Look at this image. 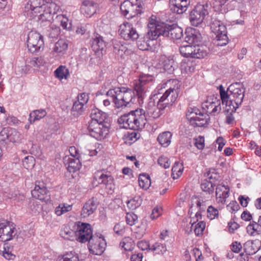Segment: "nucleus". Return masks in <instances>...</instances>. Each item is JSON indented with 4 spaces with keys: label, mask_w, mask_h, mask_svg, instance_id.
Wrapping results in <instances>:
<instances>
[{
    "label": "nucleus",
    "mask_w": 261,
    "mask_h": 261,
    "mask_svg": "<svg viewBox=\"0 0 261 261\" xmlns=\"http://www.w3.org/2000/svg\"><path fill=\"white\" fill-rule=\"evenodd\" d=\"M190 4V0H170L169 7L173 12L180 14L187 10Z\"/></svg>",
    "instance_id": "obj_24"
},
{
    "label": "nucleus",
    "mask_w": 261,
    "mask_h": 261,
    "mask_svg": "<svg viewBox=\"0 0 261 261\" xmlns=\"http://www.w3.org/2000/svg\"><path fill=\"white\" fill-rule=\"evenodd\" d=\"M16 234V228L10 225V222L0 223V240L5 242L11 240Z\"/></svg>",
    "instance_id": "obj_20"
},
{
    "label": "nucleus",
    "mask_w": 261,
    "mask_h": 261,
    "mask_svg": "<svg viewBox=\"0 0 261 261\" xmlns=\"http://www.w3.org/2000/svg\"><path fill=\"white\" fill-rule=\"evenodd\" d=\"M220 100L215 98L213 99L212 101H206L203 104V109L205 110L206 112V115L208 114L215 115L216 114H218L221 110V107L220 106Z\"/></svg>",
    "instance_id": "obj_26"
},
{
    "label": "nucleus",
    "mask_w": 261,
    "mask_h": 261,
    "mask_svg": "<svg viewBox=\"0 0 261 261\" xmlns=\"http://www.w3.org/2000/svg\"><path fill=\"white\" fill-rule=\"evenodd\" d=\"M42 13L39 15L38 19L42 21L49 22L51 19H53L54 16L59 11V6L55 3H49L45 1Z\"/></svg>",
    "instance_id": "obj_17"
},
{
    "label": "nucleus",
    "mask_w": 261,
    "mask_h": 261,
    "mask_svg": "<svg viewBox=\"0 0 261 261\" xmlns=\"http://www.w3.org/2000/svg\"><path fill=\"white\" fill-rule=\"evenodd\" d=\"M165 24H159L156 19L155 16L153 15L150 17L148 20V32L152 33H157L161 35V32L162 31Z\"/></svg>",
    "instance_id": "obj_32"
},
{
    "label": "nucleus",
    "mask_w": 261,
    "mask_h": 261,
    "mask_svg": "<svg viewBox=\"0 0 261 261\" xmlns=\"http://www.w3.org/2000/svg\"><path fill=\"white\" fill-rule=\"evenodd\" d=\"M12 247L8 244H4L2 249H0V254L8 260L13 259L15 256L12 253Z\"/></svg>",
    "instance_id": "obj_39"
},
{
    "label": "nucleus",
    "mask_w": 261,
    "mask_h": 261,
    "mask_svg": "<svg viewBox=\"0 0 261 261\" xmlns=\"http://www.w3.org/2000/svg\"><path fill=\"white\" fill-rule=\"evenodd\" d=\"M99 5L93 1L85 0L83 2L81 10L87 17H91L96 13Z\"/></svg>",
    "instance_id": "obj_27"
},
{
    "label": "nucleus",
    "mask_w": 261,
    "mask_h": 261,
    "mask_svg": "<svg viewBox=\"0 0 261 261\" xmlns=\"http://www.w3.org/2000/svg\"><path fill=\"white\" fill-rule=\"evenodd\" d=\"M227 208L230 212L233 213L238 211L240 207L236 201H232L227 205Z\"/></svg>",
    "instance_id": "obj_63"
},
{
    "label": "nucleus",
    "mask_w": 261,
    "mask_h": 261,
    "mask_svg": "<svg viewBox=\"0 0 261 261\" xmlns=\"http://www.w3.org/2000/svg\"><path fill=\"white\" fill-rule=\"evenodd\" d=\"M68 48L67 41L64 39H59L55 44L54 51L57 53L64 54Z\"/></svg>",
    "instance_id": "obj_40"
},
{
    "label": "nucleus",
    "mask_w": 261,
    "mask_h": 261,
    "mask_svg": "<svg viewBox=\"0 0 261 261\" xmlns=\"http://www.w3.org/2000/svg\"><path fill=\"white\" fill-rule=\"evenodd\" d=\"M106 43L104 41L103 37L97 33L94 34L92 40L91 47L99 57L106 53Z\"/></svg>",
    "instance_id": "obj_22"
},
{
    "label": "nucleus",
    "mask_w": 261,
    "mask_h": 261,
    "mask_svg": "<svg viewBox=\"0 0 261 261\" xmlns=\"http://www.w3.org/2000/svg\"><path fill=\"white\" fill-rule=\"evenodd\" d=\"M93 236L91 226L89 224L79 222L75 231V239L77 241L85 243Z\"/></svg>",
    "instance_id": "obj_14"
},
{
    "label": "nucleus",
    "mask_w": 261,
    "mask_h": 261,
    "mask_svg": "<svg viewBox=\"0 0 261 261\" xmlns=\"http://www.w3.org/2000/svg\"><path fill=\"white\" fill-rule=\"evenodd\" d=\"M98 204L94 197L88 200L84 205L81 210L82 218H87L93 214L97 210Z\"/></svg>",
    "instance_id": "obj_25"
},
{
    "label": "nucleus",
    "mask_w": 261,
    "mask_h": 261,
    "mask_svg": "<svg viewBox=\"0 0 261 261\" xmlns=\"http://www.w3.org/2000/svg\"><path fill=\"white\" fill-rule=\"evenodd\" d=\"M183 165L178 162H176L172 168V176L174 179L178 178L182 174Z\"/></svg>",
    "instance_id": "obj_44"
},
{
    "label": "nucleus",
    "mask_w": 261,
    "mask_h": 261,
    "mask_svg": "<svg viewBox=\"0 0 261 261\" xmlns=\"http://www.w3.org/2000/svg\"><path fill=\"white\" fill-rule=\"evenodd\" d=\"M152 81V76L150 75L141 76L139 80L134 82V88L136 92L140 104L143 102L147 89L146 84Z\"/></svg>",
    "instance_id": "obj_12"
},
{
    "label": "nucleus",
    "mask_w": 261,
    "mask_h": 261,
    "mask_svg": "<svg viewBox=\"0 0 261 261\" xmlns=\"http://www.w3.org/2000/svg\"><path fill=\"white\" fill-rule=\"evenodd\" d=\"M27 46L30 53H35L42 51L44 47L43 36L37 32H30L28 35Z\"/></svg>",
    "instance_id": "obj_10"
},
{
    "label": "nucleus",
    "mask_w": 261,
    "mask_h": 261,
    "mask_svg": "<svg viewBox=\"0 0 261 261\" xmlns=\"http://www.w3.org/2000/svg\"><path fill=\"white\" fill-rule=\"evenodd\" d=\"M66 70H67L65 69V67L60 66L55 71V74L57 77L61 80L63 79L64 77L66 78Z\"/></svg>",
    "instance_id": "obj_59"
},
{
    "label": "nucleus",
    "mask_w": 261,
    "mask_h": 261,
    "mask_svg": "<svg viewBox=\"0 0 261 261\" xmlns=\"http://www.w3.org/2000/svg\"><path fill=\"white\" fill-rule=\"evenodd\" d=\"M185 40L190 44H196L200 42L201 35L195 29L187 28L185 32Z\"/></svg>",
    "instance_id": "obj_28"
},
{
    "label": "nucleus",
    "mask_w": 261,
    "mask_h": 261,
    "mask_svg": "<svg viewBox=\"0 0 261 261\" xmlns=\"http://www.w3.org/2000/svg\"><path fill=\"white\" fill-rule=\"evenodd\" d=\"M211 7L207 4L202 5L198 4L193 9L189 16L191 24L194 27H198L201 24L209 14Z\"/></svg>",
    "instance_id": "obj_6"
},
{
    "label": "nucleus",
    "mask_w": 261,
    "mask_h": 261,
    "mask_svg": "<svg viewBox=\"0 0 261 261\" xmlns=\"http://www.w3.org/2000/svg\"><path fill=\"white\" fill-rule=\"evenodd\" d=\"M158 164L165 169L169 168L170 166L171 163L169 159L165 156H160L158 160Z\"/></svg>",
    "instance_id": "obj_58"
},
{
    "label": "nucleus",
    "mask_w": 261,
    "mask_h": 261,
    "mask_svg": "<svg viewBox=\"0 0 261 261\" xmlns=\"http://www.w3.org/2000/svg\"><path fill=\"white\" fill-rule=\"evenodd\" d=\"M205 227V223L203 221H200L195 226L194 232L197 236H201Z\"/></svg>",
    "instance_id": "obj_56"
},
{
    "label": "nucleus",
    "mask_w": 261,
    "mask_h": 261,
    "mask_svg": "<svg viewBox=\"0 0 261 261\" xmlns=\"http://www.w3.org/2000/svg\"><path fill=\"white\" fill-rule=\"evenodd\" d=\"M160 63L165 71L170 74L173 73L175 65L172 59L163 56L161 57Z\"/></svg>",
    "instance_id": "obj_34"
},
{
    "label": "nucleus",
    "mask_w": 261,
    "mask_h": 261,
    "mask_svg": "<svg viewBox=\"0 0 261 261\" xmlns=\"http://www.w3.org/2000/svg\"><path fill=\"white\" fill-rule=\"evenodd\" d=\"M207 217L211 220L214 219L218 216V211L212 206H208L207 210Z\"/></svg>",
    "instance_id": "obj_62"
},
{
    "label": "nucleus",
    "mask_w": 261,
    "mask_h": 261,
    "mask_svg": "<svg viewBox=\"0 0 261 261\" xmlns=\"http://www.w3.org/2000/svg\"><path fill=\"white\" fill-rule=\"evenodd\" d=\"M229 188L224 185H218L216 188V197L218 203L224 204L229 196Z\"/></svg>",
    "instance_id": "obj_30"
},
{
    "label": "nucleus",
    "mask_w": 261,
    "mask_h": 261,
    "mask_svg": "<svg viewBox=\"0 0 261 261\" xmlns=\"http://www.w3.org/2000/svg\"><path fill=\"white\" fill-rule=\"evenodd\" d=\"M208 54V49L206 46L195 45L192 58H203L207 56Z\"/></svg>",
    "instance_id": "obj_36"
},
{
    "label": "nucleus",
    "mask_w": 261,
    "mask_h": 261,
    "mask_svg": "<svg viewBox=\"0 0 261 261\" xmlns=\"http://www.w3.org/2000/svg\"><path fill=\"white\" fill-rule=\"evenodd\" d=\"M139 186L145 190L149 188L151 185V180L148 174H140L138 178Z\"/></svg>",
    "instance_id": "obj_38"
},
{
    "label": "nucleus",
    "mask_w": 261,
    "mask_h": 261,
    "mask_svg": "<svg viewBox=\"0 0 261 261\" xmlns=\"http://www.w3.org/2000/svg\"><path fill=\"white\" fill-rule=\"evenodd\" d=\"M118 32L121 37L126 40H135L139 36L133 25L127 22H124L120 25Z\"/></svg>",
    "instance_id": "obj_15"
},
{
    "label": "nucleus",
    "mask_w": 261,
    "mask_h": 261,
    "mask_svg": "<svg viewBox=\"0 0 261 261\" xmlns=\"http://www.w3.org/2000/svg\"><path fill=\"white\" fill-rule=\"evenodd\" d=\"M85 108V106L79 101H76L73 103L71 109V113L75 117H78L83 113Z\"/></svg>",
    "instance_id": "obj_41"
},
{
    "label": "nucleus",
    "mask_w": 261,
    "mask_h": 261,
    "mask_svg": "<svg viewBox=\"0 0 261 261\" xmlns=\"http://www.w3.org/2000/svg\"><path fill=\"white\" fill-rule=\"evenodd\" d=\"M49 31V36L53 38L57 37L60 33V28L54 24H51Z\"/></svg>",
    "instance_id": "obj_60"
},
{
    "label": "nucleus",
    "mask_w": 261,
    "mask_h": 261,
    "mask_svg": "<svg viewBox=\"0 0 261 261\" xmlns=\"http://www.w3.org/2000/svg\"><path fill=\"white\" fill-rule=\"evenodd\" d=\"M64 162L68 171L70 172H75L79 170L81 167V164L79 157L75 156H66L64 159Z\"/></svg>",
    "instance_id": "obj_29"
},
{
    "label": "nucleus",
    "mask_w": 261,
    "mask_h": 261,
    "mask_svg": "<svg viewBox=\"0 0 261 261\" xmlns=\"http://www.w3.org/2000/svg\"><path fill=\"white\" fill-rule=\"evenodd\" d=\"M178 81L176 80H170L167 81L166 85H171L174 87H169L160 98L157 105L154 99L150 98L145 110H143L147 123L151 120L160 117L166 108L169 109L175 101L178 93V86L176 85Z\"/></svg>",
    "instance_id": "obj_1"
},
{
    "label": "nucleus",
    "mask_w": 261,
    "mask_h": 261,
    "mask_svg": "<svg viewBox=\"0 0 261 261\" xmlns=\"http://www.w3.org/2000/svg\"><path fill=\"white\" fill-rule=\"evenodd\" d=\"M142 200L139 196H136L127 202V207L132 210H136L141 204Z\"/></svg>",
    "instance_id": "obj_47"
},
{
    "label": "nucleus",
    "mask_w": 261,
    "mask_h": 261,
    "mask_svg": "<svg viewBox=\"0 0 261 261\" xmlns=\"http://www.w3.org/2000/svg\"><path fill=\"white\" fill-rule=\"evenodd\" d=\"M125 218L127 224L130 226L135 225L138 221V216L133 213H126Z\"/></svg>",
    "instance_id": "obj_53"
},
{
    "label": "nucleus",
    "mask_w": 261,
    "mask_h": 261,
    "mask_svg": "<svg viewBox=\"0 0 261 261\" xmlns=\"http://www.w3.org/2000/svg\"><path fill=\"white\" fill-rule=\"evenodd\" d=\"M161 32V36L168 37L173 40L179 39L183 36L182 29L176 24L167 26L165 24Z\"/></svg>",
    "instance_id": "obj_19"
},
{
    "label": "nucleus",
    "mask_w": 261,
    "mask_h": 261,
    "mask_svg": "<svg viewBox=\"0 0 261 261\" xmlns=\"http://www.w3.org/2000/svg\"><path fill=\"white\" fill-rule=\"evenodd\" d=\"M45 0H28L24 5V15L34 18L38 14H41L44 10Z\"/></svg>",
    "instance_id": "obj_11"
},
{
    "label": "nucleus",
    "mask_w": 261,
    "mask_h": 261,
    "mask_svg": "<svg viewBox=\"0 0 261 261\" xmlns=\"http://www.w3.org/2000/svg\"><path fill=\"white\" fill-rule=\"evenodd\" d=\"M45 63V61L43 57H34L30 60L28 61L29 65L31 67L35 68H39L40 67L43 66Z\"/></svg>",
    "instance_id": "obj_45"
},
{
    "label": "nucleus",
    "mask_w": 261,
    "mask_h": 261,
    "mask_svg": "<svg viewBox=\"0 0 261 261\" xmlns=\"http://www.w3.org/2000/svg\"><path fill=\"white\" fill-rule=\"evenodd\" d=\"M258 243L257 240L247 241L244 244V250L247 255H251L256 253L260 247H258L256 244Z\"/></svg>",
    "instance_id": "obj_33"
},
{
    "label": "nucleus",
    "mask_w": 261,
    "mask_h": 261,
    "mask_svg": "<svg viewBox=\"0 0 261 261\" xmlns=\"http://www.w3.org/2000/svg\"><path fill=\"white\" fill-rule=\"evenodd\" d=\"M88 249L91 253L100 255L105 251L106 242L101 234L93 236L88 241Z\"/></svg>",
    "instance_id": "obj_13"
},
{
    "label": "nucleus",
    "mask_w": 261,
    "mask_h": 261,
    "mask_svg": "<svg viewBox=\"0 0 261 261\" xmlns=\"http://www.w3.org/2000/svg\"><path fill=\"white\" fill-rule=\"evenodd\" d=\"M60 235L65 239L73 240L75 238V231L65 227L61 230Z\"/></svg>",
    "instance_id": "obj_42"
},
{
    "label": "nucleus",
    "mask_w": 261,
    "mask_h": 261,
    "mask_svg": "<svg viewBox=\"0 0 261 261\" xmlns=\"http://www.w3.org/2000/svg\"><path fill=\"white\" fill-rule=\"evenodd\" d=\"M211 29L216 35L217 45H225L228 42L225 25L220 20L212 18L210 22Z\"/></svg>",
    "instance_id": "obj_5"
},
{
    "label": "nucleus",
    "mask_w": 261,
    "mask_h": 261,
    "mask_svg": "<svg viewBox=\"0 0 261 261\" xmlns=\"http://www.w3.org/2000/svg\"><path fill=\"white\" fill-rule=\"evenodd\" d=\"M133 243L131 241V239L129 238H125L122 240L120 243V245L122 248L126 251L132 250L133 247Z\"/></svg>",
    "instance_id": "obj_55"
},
{
    "label": "nucleus",
    "mask_w": 261,
    "mask_h": 261,
    "mask_svg": "<svg viewBox=\"0 0 261 261\" xmlns=\"http://www.w3.org/2000/svg\"><path fill=\"white\" fill-rule=\"evenodd\" d=\"M150 250L154 251L156 254H163L166 251V248L161 243L156 242L151 246Z\"/></svg>",
    "instance_id": "obj_51"
},
{
    "label": "nucleus",
    "mask_w": 261,
    "mask_h": 261,
    "mask_svg": "<svg viewBox=\"0 0 261 261\" xmlns=\"http://www.w3.org/2000/svg\"><path fill=\"white\" fill-rule=\"evenodd\" d=\"M157 33H152L147 32L145 35L137 41V46L142 50H150L151 52L158 51L156 39L160 36Z\"/></svg>",
    "instance_id": "obj_8"
},
{
    "label": "nucleus",
    "mask_w": 261,
    "mask_h": 261,
    "mask_svg": "<svg viewBox=\"0 0 261 261\" xmlns=\"http://www.w3.org/2000/svg\"><path fill=\"white\" fill-rule=\"evenodd\" d=\"M56 19L60 21V24L64 29H69L70 28L71 24L68 23V19L63 15H58L56 16Z\"/></svg>",
    "instance_id": "obj_52"
},
{
    "label": "nucleus",
    "mask_w": 261,
    "mask_h": 261,
    "mask_svg": "<svg viewBox=\"0 0 261 261\" xmlns=\"http://www.w3.org/2000/svg\"><path fill=\"white\" fill-rule=\"evenodd\" d=\"M35 165V159L32 156H26L23 161V167L29 169L33 168Z\"/></svg>",
    "instance_id": "obj_54"
},
{
    "label": "nucleus",
    "mask_w": 261,
    "mask_h": 261,
    "mask_svg": "<svg viewBox=\"0 0 261 261\" xmlns=\"http://www.w3.org/2000/svg\"><path fill=\"white\" fill-rule=\"evenodd\" d=\"M186 117L194 127L204 126L207 124L209 119L207 115L201 113L196 107L189 108L188 109Z\"/></svg>",
    "instance_id": "obj_7"
},
{
    "label": "nucleus",
    "mask_w": 261,
    "mask_h": 261,
    "mask_svg": "<svg viewBox=\"0 0 261 261\" xmlns=\"http://www.w3.org/2000/svg\"><path fill=\"white\" fill-rule=\"evenodd\" d=\"M10 130L8 128H4L0 132V142L7 143L9 141Z\"/></svg>",
    "instance_id": "obj_57"
},
{
    "label": "nucleus",
    "mask_w": 261,
    "mask_h": 261,
    "mask_svg": "<svg viewBox=\"0 0 261 261\" xmlns=\"http://www.w3.org/2000/svg\"><path fill=\"white\" fill-rule=\"evenodd\" d=\"M57 261H79V259L77 256L70 252L59 256Z\"/></svg>",
    "instance_id": "obj_48"
},
{
    "label": "nucleus",
    "mask_w": 261,
    "mask_h": 261,
    "mask_svg": "<svg viewBox=\"0 0 261 261\" xmlns=\"http://www.w3.org/2000/svg\"><path fill=\"white\" fill-rule=\"evenodd\" d=\"M122 14L129 19L142 13L141 9H137V6H133L130 2L124 1L120 6Z\"/></svg>",
    "instance_id": "obj_21"
},
{
    "label": "nucleus",
    "mask_w": 261,
    "mask_h": 261,
    "mask_svg": "<svg viewBox=\"0 0 261 261\" xmlns=\"http://www.w3.org/2000/svg\"><path fill=\"white\" fill-rule=\"evenodd\" d=\"M94 178L99 184L105 185L106 188L110 190L114 189V179L110 173H105L102 171H98L95 173Z\"/></svg>",
    "instance_id": "obj_23"
},
{
    "label": "nucleus",
    "mask_w": 261,
    "mask_h": 261,
    "mask_svg": "<svg viewBox=\"0 0 261 261\" xmlns=\"http://www.w3.org/2000/svg\"><path fill=\"white\" fill-rule=\"evenodd\" d=\"M90 117L91 119L90 122H94L98 123L109 122L107 114L97 108L91 110Z\"/></svg>",
    "instance_id": "obj_31"
},
{
    "label": "nucleus",
    "mask_w": 261,
    "mask_h": 261,
    "mask_svg": "<svg viewBox=\"0 0 261 261\" xmlns=\"http://www.w3.org/2000/svg\"><path fill=\"white\" fill-rule=\"evenodd\" d=\"M31 193L34 198L46 203L51 201L49 191L47 189L43 182H37L34 189L32 191Z\"/></svg>",
    "instance_id": "obj_16"
},
{
    "label": "nucleus",
    "mask_w": 261,
    "mask_h": 261,
    "mask_svg": "<svg viewBox=\"0 0 261 261\" xmlns=\"http://www.w3.org/2000/svg\"><path fill=\"white\" fill-rule=\"evenodd\" d=\"M194 145L199 150H202L204 147V138L199 136L197 138H194Z\"/></svg>",
    "instance_id": "obj_61"
},
{
    "label": "nucleus",
    "mask_w": 261,
    "mask_h": 261,
    "mask_svg": "<svg viewBox=\"0 0 261 261\" xmlns=\"http://www.w3.org/2000/svg\"><path fill=\"white\" fill-rule=\"evenodd\" d=\"M140 137V135L135 130L132 132V133H128L127 134V138L128 139L134 142L139 139Z\"/></svg>",
    "instance_id": "obj_64"
},
{
    "label": "nucleus",
    "mask_w": 261,
    "mask_h": 261,
    "mask_svg": "<svg viewBox=\"0 0 261 261\" xmlns=\"http://www.w3.org/2000/svg\"><path fill=\"white\" fill-rule=\"evenodd\" d=\"M232 106H228L227 104L225 105V107L224 108V113L226 115L225 122L228 124H231L234 121V117L233 113L235 112H231L229 110L231 109Z\"/></svg>",
    "instance_id": "obj_46"
},
{
    "label": "nucleus",
    "mask_w": 261,
    "mask_h": 261,
    "mask_svg": "<svg viewBox=\"0 0 261 261\" xmlns=\"http://www.w3.org/2000/svg\"><path fill=\"white\" fill-rule=\"evenodd\" d=\"M194 45H184L179 47L181 55L186 58H193Z\"/></svg>",
    "instance_id": "obj_43"
},
{
    "label": "nucleus",
    "mask_w": 261,
    "mask_h": 261,
    "mask_svg": "<svg viewBox=\"0 0 261 261\" xmlns=\"http://www.w3.org/2000/svg\"><path fill=\"white\" fill-rule=\"evenodd\" d=\"M107 98L103 100L105 107L109 106L112 101L115 107H129L135 97V93L133 90L125 87H115L110 89L106 94Z\"/></svg>",
    "instance_id": "obj_3"
},
{
    "label": "nucleus",
    "mask_w": 261,
    "mask_h": 261,
    "mask_svg": "<svg viewBox=\"0 0 261 261\" xmlns=\"http://www.w3.org/2000/svg\"><path fill=\"white\" fill-rule=\"evenodd\" d=\"M145 230L146 226L144 224H141L140 226H136L134 229L136 238L139 239L142 238L145 233Z\"/></svg>",
    "instance_id": "obj_50"
},
{
    "label": "nucleus",
    "mask_w": 261,
    "mask_h": 261,
    "mask_svg": "<svg viewBox=\"0 0 261 261\" xmlns=\"http://www.w3.org/2000/svg\"><path fill=\"white\" fill-rule=\"evenodd\" d=\"M207 179L203 180L201 184L202 190L209 194L213 193L214 187L216 186V181L218 180L219 175L213 171H210L206 173Z\"/></svg>",
    "instance_id": "obj_18"
},
{
    "label": "nucleus",
    "mask_w": 261,
    "mask_h": 261,
    "mask_svg": "<svg viewBox=\"0 0 261 261\" xmlns=\"http://www.w3.org/2000/svg\"><path fill=\"white\" fill-rule=\"evenodd\" d=\"M220 98L223 105L232 106L231 112H236L242 103L245 89L242 84L235 83L231 84L225 91L223 86L219 87Z\"/></svg>",
    "instance_id": "obj_2"
},
{
    "label": "nucleus",
    "mask_w": 261,
    "mask_h": 261,
    "mask_svg": "<svg viewBox=\"0 0 261 261\" xmlns=\"http://www.w3.org/2000/svg\"><path fill=\"white\" fill-rule=\"evenodd\" d=\"M22 135L16 129L10 130L9 141L12 142H18L21 139Z\"/></svg>",
    "instance_id": "obj_49"
},
{
    "label": "nucleus",
    "mask_w": 261,
    "mask_h": 261,
    "mask_svg": "<svg viewBox=\"0 0 261 261\" xmlns=\"http://www.w3.org/2000/svg\"><path fill=\"white\" fill-rule=\"evenodd\" d=\"M46 115L45 110L43 109L36 110L31 112L29 115V120L30 123L34 122L36 120H39Z\"/></svg>",
    "instance_id": "obj_37"
},
{
    "label": "nucleus",
    "mask_w": 261,
    "mask_h": 261,
    "mask_svg": "<svg viewBox=\"0 0 261 261\" xmlns=\"http://www.w3.org/2000/svg\"><path fill=\"white\" fill-rule=\"evenodd\" d=\"M109 122L98 123L89 122L87 129L89 135L98 140L104 139L109 132Z\"/></svg>",
    "instance_id": "obj_9"
},
{
    "label": "nucleus",
    "mask_w": 261,
    "mask_h": 261,
    "mask_svg": "<svg viewBox=\"0 0 261 261\" xmlns=\"http://www.w3.org/2000/svg\"><path fill=\"white\" fill-rule=\"evenodd\" d=\"M172 136V135L170 132H164L159 134L157 141L162 146L167 147L171 143Z\"/></svg>",
    "instance_id": "obj_35"
},
{
    "label": "nucleus",
    "mask_w": 261,
    "mask_h": 261,
    "mask_svg": "<svg viewBox=\"0 0 261 261\" xmlns=\"http://www.w3.org/2000/svg\"><path fill=\"white\" fill-rule=\"evenodd\" d=\"M120 127L134 130H141L147 123L143 109H138L122 115L118 119Z\"/></svg>",
    "instance_id": "obj_4"
}]
</instances>
